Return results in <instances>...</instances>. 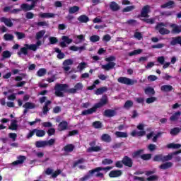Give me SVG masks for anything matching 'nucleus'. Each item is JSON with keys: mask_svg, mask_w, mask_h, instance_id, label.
<instances>
[{"mask_svg": "<svg viewBox=\"0 0 181 181\" xmlns=\"http://www.w3.org/2000/svg\"><path fill=\"white\" fill-rule=\"evenodd\" d=\"M111 169H112V167H110V166L106 168H102V167L96 168L94 170H90L88 175L81 178V181L88 180V179H90V177H91V176L94 175V173H96L95 176L97 177H104V174L100 172H101V170H103L105 173H107L108 171L111 170Z\"/></svg>", "mask_w": 181, "mask_h": 181, "instance_id": "nucleus-1", "label": "nucleus"}, {"mask_svg": "<svg viewBox=\"0 0 181 181\" xmlns=\"http://www.w3.org/2000/svg\"><path fill=\"white\" fill-rule=\"evenodd\" d=\"M42 46V41H37L36 44H25L24 45V47L21 48V52L18 53V56L21 54H28V50H32L33 52H36L39 47Z\"/></svg>", "mask_w": 181, "mask_h": 181, "instance_id": "nucleus-2", "label": "nucleus"}, {"mask_svg": "<svg viewBox=\"0 0 181 181\" xmlns=\"http://www.w3.org/2000/svg\"><path fill=\"white\" fill-rule=\"evenodd\" d=\"M108 103V99H107V97L104 96L100 100V103H97L94 105L93 107L90 109H88L86 110H84L82 112V115H88L90 114H93V112H95L97 111V108H101L103 105H105Z\"/></svg>", "mask_w": 181, "mask_h": 181, "instance_id": "nucleus-3", "label": "nucleus"}, {"mask_svg": "<svg viewBox=\"0 0 181 181\" xmlns=\"http://www.w3.org/2000/svg\"><path fill=\"white\" fill-rule=\"evenodd\" d=\"M178 153H181V150L174 152L171 154H168V156H163L162 154L156 155L153 160L154 162H165L166 160H170V159L173 158L174 155H177Z\"/></svg>", "mask_w": 181, "mask_h": 181, "instance_id": "nucleus-4", "label": "nucleus"}, {"mask_svg": "<svg viewBox=\"0 0 181 181\" xmlns=\"http://www.w3.org/2000/svg\"><path fill=\"white\" fill-rule=\"evenodd\" d=\"M168 26H170V23L165 22V23H160L157 24L156 29L158 30L160 35H169L170 31L165 28H168Z\"/></svg>", "mask_w": 181, "mask_h": 181, "instance_id": "nucleus-5", "label": "nucleus"}, {"mask_svg": "<svg viewBox=\"0 0 181 181\" xmlns=\"http://www.w3.org/2000/svg\"><path fill=\"white\" fill-rule=\"evenodd\" d=\"M68 86L66 84H57L55 86V95L57 97H63L64 93L67 91Z\"/></svg>", "mask_w": 181, "mask_h": 181, "instance_id": "nucleus-6", "label": "nucleus"}, {"mask_svg": "<svg viewBox=\"0 0 181 181\" xmlns=\"http://www.w3.org/2000/svg\"><path fill=\"white\" fill-rule=\"evenodd\" d=\"M144 128H145V125L144 124H139L137 125L138 130H133L131 132V135L132 136H144L146 134V132L144 130Z\"/></svg>", "mask_w": 181, "mask_h": 181, "instance_id": "nucleus-7", "label": "nucleus"}, {"mask_svg": "<svg viewBox=\"0 0 181 181\" xmlns=\"http://www.w3.org/2000/svg\"><path fill=\"white\" fill-rule=\"evenodd\" d=\"M117 81L118 83H121L122 84H126V86H134V84L136 83V81L132 80L127 77H119L117 79Z\"/></svg>", "mask_w": 181, "mask_h": 181, "instance_id": "nucleus-8", "label": "nucleus"}, {"mask_svg": "<svg viewBox=\"0 0 181 181\" xmlns=\"http://www.w3.org/2000/svg\"><path fill=\"white\" fill-rule=\"evenodd\" d=\"M62 42H60L61 47H66L67 45H70L73 42V40L69 38L67 36H62Z\"/></svg>", "mask_w": 181, "mask_h": 181, "instance_id": "nucleus-9", "label": "nucleus"}, {"mask_svg": "<svg viewBox=\"0 0 181 181\" xmlns=\"http://www.w3.org/2000/svg\"><path fill=\"white\" fill-rule=\"evenodd\" d=\"M32 5H29L28 4H23L21 6V9L23 11H32L33 8H35V5H36V0H31Z\"/></svg>", "mask_w": 181, "mask_h": 181, "instance_id": "nucleus-10", "label": "nucleus"}, {"mask_svg": "<svg viewBox=\"0 0 181 181\" xmlns=\"http://www.w3.org/2000/svg\"><path fill=\"white\" fill-rule=\"evenodd\" d=\"M74 62L73 59H66L65 61H64L63 62V69L65 71H69V70H70V66H71L73 64Z\"/></svg>", "mask_w": 181, "mask_h": 181, "instance_id": "nucleus-11", "label": "nucleus"}, {"mask_svg": "<svg viewBox=\"0 0 181 181\" xmlns=\"http://www.w3.org/2000/svg\"><path fill=\"white\" fill-rule=\"evenodd\" d=\"M90 147L87 149V152H100L101 151V147L100 146H95V143L93 142L90 144Z\"/></svg>", "mask_w": 181, "mask_h": 181, "instance_id": "nucleus-12", "label": "nucleus"}, {"mask_svg": "<svg viewBox=\"0 0 181 181\" xmlns=\"http://www.w3.org/2000/svg\"><path fill=\"white\" fill-rule=\"evenodd\" d=\"M46 175H52V177H57L59 175L62 173V170H57V171L53 173V170L48 168L45 171Z\"/></svg>", "mask_w": 181, "mask_h": 181, "instance_id": "nucleus-13", "label": "nucleus"}, {"mask_svg": "<svg viewBox=\"0 0 181 181\" xmlns=\"http://www.w3.org/2000/svg\"><path fill=\"white\" fill-rule=\"evenodd\" d=\"M74 43L76 45H78L80 43H83V42H84V40H86V36H84L83 35H75L74 37Z\"/></svg>", "mask_w": 181, "mask_h": 181, "instance_id": "nucleus-14", "label": "nucleus"}, {"mask_svg": "<svg viewBox=\"0 0 181 181\" xmlns=\"http://www.w3.org/2000/svg\"><path fill=\"white\" fill-rule=\"evenodd\" d=\"M149 12H151V6H145L142 8L141 15L143 18H149V16L148 15Z\"/></svg>", "mask_w": 181, "mask_h": 181, "instance_id": "nucleus-15", "label": "nucleus"}, {"mask_svg": "<svg viewBox=\"0 0 181 181\" xmlns=\"http://www.w3.org/2000/svg\"><path fill=\"white\" fill-rule=\"evenodd\" d=\"M25 160H26V157L24 156H20L18 157L17 160L12 163V165H13L14 166H16L18 165H22V163H23Z\"/></svg>", "mask_w": 181, "mask_h": 181, "instance_id": "nucleus-16", "label": "nucleus"}, {"mask_svg": "<svg viewBox=\"0 0 181 181\" xmlns=\"http://www.w3.org/2000/svg\"><path fill=\"white\" fill-rule=\"evenodd\" d=\"M122 175V171L121 170H112L109 173L110 177H119Z\"/></svg>", "mask_w": 181, "mask_h": 181, "instance_id": "nucleus-17", "label": "nucleus"}, {"mask_svg": "<svg viewBox=\"0 0 181 181\" xmlns=\"http://www.w3.org/2000/svg\"><path fill=\"white\" fill-rule=\"evenodd\" d=\"M122 163L123 165H125V166H128L129 168L132 167V160L129 157H124V158L122 159Z\"/></svg>", "mask_w": 181, "mask_h": 181, "instance_id": "nucleus-18", "label": "nucleus"}, {"mask_svg": "<svg viewBox=\"0 0 181 181\" xmlns=\"http://www.w3.org/2000/svg\"><path fill=\"white\" fill-rule=\"evenodd\" d=\"M170 28H173V33H180L181 32V25L170 23Z\"/></svg>", "mask_w": 181, "mask_h": 181, "instance_id": "nucleus-19", "label": "nucleus"}, {"mask_svg": "<svg viewBox=\"0 0 181 181\" xmlns=\"http://www.w3.org/2000/svg\"><path fill=\"white\" fill-rule=\"evenodd\" d=\"M101 67L103 70H106L107 71H108L109 70H112V69L115 67V62H109L107 64L102 65Z\"/></svg>", "mask_w": 181, "mask_h": 181, "instance_id": "nucleus-20", "label": "nucleus"}, {"mask_svg": "<svg viewBox=\"0 0 181 181\" xmlns=\"http://www.w3.org/2000/svg\"><path fill=\"white\" fill-rule=\"evenodd\" d=\"M162 135V133H158L157 134H153L151 132L147 135V139H151L153 137V142H156L158 138Z\"/></svg>", "mask_w": 181, "mask_h": 181, "instance_id": "nucleus-21", "label": "nucleus"}, {"mask_svg": "<svg viewBox=\"0 0 181 181\" xmlns=\"http://www.w3.org/2000/svg\"><path fill=\"white\" fill-rule=\"evenodd\" d=\"M83 88V83H78L75 85L74 88L69 89V93H76V91H78L79 90H81Z\"/></svg>", "mask_w": 181, "mask_h": 181, "instance_id": "nucleus-22", "label": "nucleus"}, {"mask_svg": "<svg viewBox=\"0 0 181 181\" xmlns=\"http://www.w3.org/2000/svg\"><path fill=\"white\" fill-rule=\"evenodd\" d=\"M34 132H35L36 136H38L39 138H42V136H45V135H46V132L41 129H35Z\"/></svg>", "mask_w": 181, "mask_h": 181, "instance_id": "nucleus-23", "label": "nucleus"}, {"mask_svg": "<svg viewBox=\"0 0 181 181\" xmlns=\"http://www.w3.org/2000/svg\"><path fill=\"white\" fill-rule=\"evenodd\" d=\"M172 166H173V163H172V162H167L160 165V169L165 170L166 169H169V168H172Z\"/></svg>", "mask_w": 181, "mask_h": 181, "instance_id": "nucleus-24", "label": "nucleus"}, {"mask_svg": "<svg viewBox=\"0 0 181 181\" xmlns=\"http://www.w3.org/2000/svg\"><path fill=\"white\" fill-rule=\"evenodd\" d=\"M115 135L117 138H128V133L122 132H116Z\"/></svg>", "mask_w": 181, "mask_h": 181, "instance_id": "nucleus-25", "label": "nucleus"}, {"mask_svg": "<svg viewBox=\"0 0 181 181\" xmlns=\"http://www.w3.org/2000/svg\"><path fill=\"white\" fill-rule=\"evenodd\" d=\"M67 122H62L58 126L59 131H66L67 129Z\"/></svg>", "mask_w": 181, "mask_h": 181, "instance_id": "nucleus-26", "label": "nucleus"}, {"mask_svg": "<svg viewBox=\"0 0 181 181\" xmlns=\"http://www.w3.org/2000/svg\"><path fill=\"white\" fill-rule=\"evenodd\" d=\"M161 91H165V93H168L169 91H172L173 90V87L170 85H164L161 86L160 88Z\"/></svg>", "mask_w": 181, "mask_h": 181, "instance_id": "nucleus-27", "label": "nucleus"}, {"mask_svg": "<svg viewBox=\"0 0 181 181\" xmlns=\"http://www.w3.org/2000/svg\"><path fill=\"white\" fill-rule=\"evenodd\" d=\"M1 21L4 22V23H5V25L6 26H8L9 28L13 26V23H12V21L10 19H8V18H1Z\"/></svg>", "mask_w": 181, "mask_h": 181, "instance_id": "nucleus-28", "label": "nucleus"}, {"mask_svg": "<svg viewBox=\"0 0 181 181\" xmlns=\"http://www.w3.org/2000/svg\"><path fill=\"white\" fill-rule=\"evenodd\" d=\"M65 152H73L74 151V146L73 144H68L64 147Z\"/></svg>", "mask_w": 181, "mask_h": 181, "instance_id": "nucleus-29", "label": "nucleus"}, {"mask_svg": "<svg viewBox=\"0 0 181 181\" xmlns=\"http://www.w3.org/2000/svg\"><path fill=\"white\" fill-rule=\"evenodd\" d=\"M35 104L30 102L25 103L23 105V108H25V110H32L35 108Z\"/></svg>", "mask_w": 181, "mask_h": 181, "instance_id": "nucleus-30", "label": "nucleus"}, {"mask_svg": "<svg viewBox=\"0 0 181 181\" xmlns=\"http://www.w3.org/2000/svg\"><path fill=\"white\" fill-rule=\"evenodd\" d=\"M39 16L40 18H54V13H41L39 14Z\"/></svg>", "mask_w": 181, "mask_h": 181, "instance_id": "nucleus-31", "label": "nucleus"}, {"mask_svg": "<svg viewBox=\"0 0 181 181\" xmlns=\"http://www.w3.org/2000/svg\"><path fill=\"white\" fill-rule=\"evenodd\" d=\"M50 104H52V101L50 100H47L45 102V105L43 107V114H47V112H49V107H47L49 105H50Z\"/></svg>", "mask_w": 181, "mask_h": 181, "instance_id": "nucleus-32", "label": "nucleus"}, {"mask_svg": "<svg viewBox=\"0 0 181 181\" xmlns=\"http://www.w3.org/2000/svg\"><path fill=\"white\" fill-rule=\"evenodd\" d=\"M144 52V49H135L131 52L129 53V56H136V54H141Z\"/></svg>", "mask_w": 181, "mask_h": 181, "instance_id": "nucleus-33", "label": "nucleus"}, {"mask_svg": "<svg viewBox=\"0 0 181 181\" xmlns=\"http://www.w3.org/2000/svg\"><path fill=\"white\" fill-rule=\"evenodd\" d=\"M105 91H107V87H102L97 89L95 92V94H96V95H100V94L105 93Z\"/></svg>", "mask_w": 181, "mask_h": 181, "instance_id": "nucleus-34", "label": "nucleus"}, {"mask_svg": "<svg viewBox=\"0 0 181 181\" xmlns=\"http://www.w3.org/2000/svg\"><path fill=\"white\" fill-rule=\"evenodd\" d=\"M181 147V145L179 144H175V143H171L168 145H167V148H173V149H179V148Z\"/></svg>", "mask_w": 181, "mask_h": 181, "instance_id": "nucleus-35", "label": "nucleus"}, {"mask_svg": "<svg viewBox=\"0 0 181 181\" xmlns=\"http://www.w3.org/2000/svg\"><path fill=\"white\" fill-rule=\"evenodd\" d=\"M9 129H11L12 131H16V129H18V124H16V120H11V124L9 127Z\"/></svg>", "mask_w": 181, "mask_h": 181, "instance_id": "nucleus-36", "label": "nucleus"}, {"mask_svg": "<svg viewBox=\"0 0 181 181\" xmlns=\"http://www.w3.org/2000/svg\"><path fill=\"white\" fill-rule=\"evenodd\" d=\"M45 33H46V30H40V32L37 33L35 39H37V40H39V39H42V37H43V36L45 35Z\"/></svg>", "mask_w": 181, "mask_h": 181, "instance_id": "nucleus-37", "label": "nucleus"}, {"mask_svg": "<svg viewBox=\"0 0 181 181\" xmlns=\"http://www.w3.org/2000/svg\"><path fill=\"white\" fill-rule=\"evenodd\" d=\"M55 52H56V53H58V54H57L58 59H64V57H65L64 53L62 52L60 49L56 48Z\"/></svg>", "mask_w": 181, "mask_h": 181, "instance_id": "nucleus-38", "label": "nucleus"}, {"mask_svg": "<svg viewBox=\"0 0 181 181\" xmlns=\"http://www.w3.org/2000/svg\"><path fill=\"white\" fill-rule=\"evenodd\" d=\"M145 93L147 94L148 95H152L153 94H155V90L153 89V88H146L145 89Z\"/></svg>", "mask_w": 181, "mask_h": 181, "instance_id": "nucleus-39", "label": "nucleus"}, {"mask_svg": "<svg viewBox=\"0 0 181 181\" xmlns=\"http://www.w3.org/2000/svg\"><path fill=\"white\" fill-rule=\"evenodd\" d=\"M175 6V2L173 1H168L165 4L161 6V8H173Z\"/></svg>", "mask_w": 181, "mask_h": 181, "instance_id": "nucleus-40", "label": "nucleus"}, {"mask_svg": "<svg viewBox=\"0 0 181 181\" xmlns=\"http://www.w3.org/2000/svg\"><path fill=\"white\" fill-rule=\"evenodd\" d=\"M35 146L37 148H45V146H46V141H36Z\"/></svg>", "mask_w": 181, "mask_h": 181, "instance_id": "nucleus-41", "label": "nucleus"}, {"mask_svg": "<svg viewBox=\"0 0 181 181\" xmlns=\"http://www.w3.org/2000/svg\"><path fill=\"white\" fill-rule=\"evenodd\" d=\"M115 111L111 110H107L105 111V117H114L115 115Z\"/></svg>", "mask_w": 181, "mask_h": 181, "instance_id": "nucleus-42", "label": "nucleus"}, {"mask_svg": "<svg viewBox=\"0 0 181 181\" xmlns=\"http://www.w3.org/2000/svg\"><path fill=\"white\" fill-rule=\"evenodd\" d=\"M179 117H180V112H177L173 115H172L170 119V121H177V119H179Z\"/></svg>", "mask_w": 181, "mask_h": 181, "instance_id": "nucleus-43", "label": "nucleus"}, {"mask_svg": "<svg viewBox=\"0 0 181 181\" xmlns=\"http://www.w3.org/2000/svg\"><path fill=\"white\" fill-rule=\"evenodd\" d=\"M110 7L112 11H118V9H119V6H118L115 2H112L110 5Z\"/></svg>", "mask_w": 181, "mask_h": 181, "instance_id": "nucleus-44", "label": "nucleus"}, {"mask_svg": "<svg viewBox=\"0 0 181 181\" xmlns=\"http://www.w3.org/2000/svg\"><path fill=\"white\" fill-rule=\"evenodd\" d=\"M78 21H79V22L86 23V22H88L89 19L87 17V16L82 15L78 17Z\"/></svg>", "mask_w": 181, "mask_h": 181, "instance_id": "nucleus-45", "label": "nucleus"}, {"mask_svg": "<svg viewBox=\"0 0 181 181\" xmlns=\"http://www.w3.org/2000/svg\"><path fill=\"white\" fill-rule=\"evenodd\" d=\"M90 41L92 42L93 43H95V42H99L100 41V36L98 35H92L90 37Z\"/></svg>", "mask_w": 181, "mask_h": 181, "instance_id": "nucleus-46", "label": "nucleus"}, {"mask_svg": "<svg viewBox=\"0 0 181 181\" xmlns=\"http://www.w3.org/2000/svg\"><path fill=\"white\" fill-rule=\"evenodd\" d=\"M86 67H87V63L86 62H81L78 65V70H79L80 71H83V70H84V69H86Z\"/></svg>", "mask_w": 181, "mask_h": 181, "instance_id": "nucleus-47", "label": "nucleus"}, {"mask_svg": "<svg viewBox=\"0 0 181 181\" xmlns=\"http://www.w3.org/2000/svg\"><path fill=\"white\" fill-rule=\"evenodd\" d=\"M102 141H104L105 142H110L111 141V137L110 136V135L105 134L103 135H102Z\"/></svg>", "mask_w": 181, "mask_h": 181, "instance_id": "nucleus-48", "label": "nucleus"}, {"mask_svg": "<svg viewBox=\"0 0 181 181\" xmlns=\"http://www.w3.org/2000/svg\"><path fill=\"white\" fill-rule=\"evenodd\" d=\"M78 11H80V8L78 6L70 7L69 9V13H76V12H78Z\"/></svg>", "mask_w": 181, "mask_h": 181, "instance_id": "nucleus-49", "label": "nucleus"}, {"mask_svg": "<svg viewBox=\"0 0 181 181\" xmlns=\"http://www.w3.org/2000/svg\"><path fill=\"white\" fill-rule=\"evenodd\" d=\"M55 142L56 140L54 139H51L48 141H45V146H52V145H54Z\"/></svg>", "mask_w": 181, "mask_h": 181, "instance_id": "nucleus-50", "label": "nucleus"}, {"mask_svg": "<svg viewBox=\"0 0 181 181\" xmlns=\"http://www.w3.org/2000/svg\"><path fill=\"white\" fill-rule=\"evenodd\" d=\"M37 74L38 77H43V76H45V74H46V69H39L38 71L37 72Z\"/></svg>", "mask_w": 181, "mask_h": 181, "instance_id": "nucleus-51", "label": "nucleus"}, {"mask_svg": "<svg viewBox=\"0 0 181 181\" xmlns=\"http://www.w3.org/2000/svg\"><path fill=\"white\" fill-rule=\"evenodd\" d=\"M180 132V129L175 127L170 130V134L171 135H177Z\"/></svg>", "mask_w": 181, "mask_h": 181, "instance_id": "nucleus-52", "label": "nucleus"}, {"mask_svg": "<svg viewBox=\"0 0 181 181\" xmlns=\"http://www.w3.org/2000/svg\"><path fill=\"white\" fill-rule=\"evenodd\" d=\"M4 40H13V35L11 34H5L4 35Z\"/></svg>", "mask_w": 181, "mask_h": 181, "instance_id": "nucleus-53", "label": "nucleus"}, {"mask_svg": "<svg viewBox=\"0 0 181 181\" xmlns=\"http://www.w3.org/2000/svg\"><path fill=\"white\" fill-rule=\"evenodd\" d=\"M141 159H143V160H149V159H151V158H152V155L151 154H144L141 156Z\"/></svg>", "mask_w": 181, "mask_h": 181, "instance_id": "nucleus-54", "label": "nucleus"}, {"mask_svg": "<svg viewBox=\"0 0 181 181\" xmlns=\"http://www.w3.org/2000/svg\"><path fill=\"white\" fill-rule=\"evenodd\" d=\"M97 84H100V81L99 80H95L94 81V83L88 87V90H94V88H95V86H97Z\"/></svg>", "mask_w": 181, "mask_h": 181, "instance_id": "nucleus-55", "label": "nucleus"}, {"mask_svg": "<svg viewBox=\"0 0 181 181\" xmlns=\"http://www.w3.org/2000/svg\"><path fill=\"white\" fill-rule=\"evenodd\" d=\"M135 9L134 6H129L123 9V12H131V11H134Z\"/></svg>", "mask_w": 181, "mask_h": 181, "instance_id": "nucleus-56", "label": "nucleus"}, {"mask_svg": "<svg viewBox=\"0 0 181 181\" xmlns=\"http://www.w3.org/2000/svg\"><path fill=\"white\" fill-rule=\"evenodd\" d=\"M112 160L110 158H105L102 161L103 165H111L112 163Z\"/></svg>", "mask_w": 181, "mask_h": 181, "instance_id": "nucleus-57", "label": "nucleus"}, {"mask_svg": "<svg viewBox=\"0 0 181 181\" xmlns=\"http://www.w3.org/2000/svg\"><path fill=\"white\" fill-rule=\"evenodd\" d=\"M148 149L150 151V152H153V151H156V145L150 144L148 146Z\"/></svg>", "mask_w": 181, "mask_h": 181, "instance_id": "nucleus-58", "label": "nucleus"}, {"mask_svg": "<svg viewBox=\"0 0 181 181\" xmlns=\"http://www.w3.org/2000/svg\"><path fill=\"white\" fill-rule=\"evenodd\" d=\"M16 35L18 39H24V37H25V33H23L17 32V33H16Z\"/></svg>", "mask_w": 181, "mask_h": 181, "instance_id": "nucleus-59", "label": "nucleus"}, {"mask_svg": "<svg viewBox=\"0 0 181 181\" xmlns=\"http://www.w3.org/2000/svg\"><path fill=\"white\" fill-rule=\"evenodd\" d=\"M165 44H156L155 45L152 46V49H162V47H164Z\"/></svg>", "mask_w": 181, "mask_h": 181, "instance_id": "nucleus-60", "label": "nucleus"}, {"mask_svg": "<svg viewBox=\"0 0 181 181\" xmlns=\"http://www.w3.org/2000/svg\"><path fill=\"white\" fill-rule=\"evenodd\" d=\"M133 104L132 101L127 100L124 104V108H130V107H132Z\"/></svg>", "mask_w": 181, "mask_h": 181, "instance_id": "nucleus-61", "label": "nucleus"}, {"mask_svg": "<svg viewBox=\"0 0 181 181\" xmlns=\"http://www.w3.org/2000/svg\"><path fill=\"white\" fill-rule=\"evenodd\" d=\"M49 40L51 45H54L55 43H57V42H58L57 38H56L54 37H50L49 38Z\"/></svg>", "mask_w": 181, "mask_h": 181, "instance_id": "nucleus-62", "label": "nucleus"}, {"mask_svg": "<svg viewBox=\"0 0 181 181\" xmlns=\"http://www.w3.org/2000/svg\"><path fill=\"white\" fill-rule=\"evenodd\" d=\"M93 126L94 127V128H101L103 127V125L101 124V122H95L93 123Z\"/></svg>", "mask_w": 181, "mask_h": 181, "instance_id": "nucleus-63", "label": "nucleus"}, {"mask_svg": "<svg viewBox=\"0 0 181 181\" xmlns=\"http://www.w3.org/2000/svg\"><path fill=\"white\" fill-rule=\"evenodd\" d=\"M148 181H156L158 180V176L156 175H151L147 178Z\"/></svg>", "mask_w": 181, "mask_h": 181, "instance_id": "nucleus-64", "label": "nucleus"}]
</instances>
